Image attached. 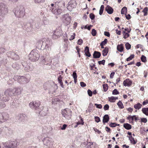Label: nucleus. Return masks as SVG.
<instances>
[{"label": "nucleus", "instance_id": "1", "mask_svg": "<svg viewBox=\"0 0 148 148\" xmlns=\"http://www.w3.org/2000/svg\"><path fill=\"white\" fill-rule=\"evenodd\" d=\"M51 42L49 38H44L42 40H40L38 42V48L42 50L44 49H46L47 52L48 53L51 51Z\"/></svg>", "mask_w": 148, "mask_h": 148}, {"label": "nucleus", "instance_id": "2", "mask_svg": "<svg viewBox=\"0 0 148 148\" xmlns=\"http://www.w3.org/2000/svg\"><path fill=\"white\" fill-rule=\"evenodd\" d=\"M31 79V76L28 74H26L25 76H16L14 77L15 80L17 81L20 84H24L28 82Z\"/></svg>", "mask_w": 148, "mask_h": 148}, {"label": "nucleus", "instance_id": "3", "mask_svg": "<svg viewBox=\"0 0 148 148\" xmlns=\"http://www.w3.org/2000/svg\"><path fill=\"white\" fill-rule=\"evenodd\" d=\"M25 8L22 5L14 8L13 12L15 16L18 18H22L25 15Z\"/></svg>", "mask_w": 148, "mask_h": 148}, {"label": "nucleus", "instance_id": "4", "mask_svg": "<svg viewBox=\"0 0 148 148\" xmlns=\"http://www.w3.org/2000/svg\"><path fill=\"white\" fill-rule=\"evenodd\" d=\"M43 144L48 148H52L53 147V141L52 139L49 137H46L42 140Z\"/></svg>", "mask_w": 148, "mask_h": 148}, {"label": "nucleus", "instance_id": "5", "mask_svg": "<svg viewBox=\"0 0 148 148\" xmlns=\"http://www.w3.org/2000/svg\"><path fill=\"white\" fill-rule=\"evenodd\" d=\"M8 12L7 8L3 3H0V20L2 19L3 16Z\"/></svg>", "mask_w": 148, "mask_h": 148}, {"label": "nucleus", "instance_id": "6", "mask_svg": "<svg viewBox=\"0 0 148 148\" xmlns=\"http://www.w3.org/2000/svg\"><path fill=\"white\" fill-rule=\"evenodd\" d=\"M62 114L68 120L70 119L71 116V111L69 109H64L62 110Z\"/></svg>", "mask_w": 148, "mask_h": 148}, {"label": "nucleus", "instance_id": "7", "mask_svg": "<svg viewBox=\"0 0 148 148\" xmlns=\"http://www.w3.org/2000/svg\"><path fill=\"white\" fill-rule=\"evenodd\" d=\"M71 19V17L69 16L68 14H65L63 15L62 21L66 25H68L70 24Z\"/></svg>", "mask_w": 148, "mask_h": 148}, {"label": "nucleus", "instance_id": "8", "mask_svg": "<svg viewBox=\"0 0 148 148\" xmlns=\"http://www.w3.org/2000/svg\"><path fill=\"white\" fill-rule=\"evenodd\" d=\"M36 50H33L28 55L29 59L32 61L36 62L37 59V52Z\"/></svg>", "mask_w": 148, "mask_h": 148}, {"label": "nucleus", "instance_id": "9", "mask_svg": "<svg viewBox=\"0 0 148 148\" xmlns=\"http://www.w3.org/2000/svg\"><path fill=\"white\" fill-rule=\"evenodd\" d=\"M9 118V115L6 112L0 113V124L8 120Z\"/></svg>", "mask_w": 148, "mask_h": 148}, {"label": "nucleus", "instance_id": "10", "mask_svg": "<svg viewBox=\"0 0 148 148\" xmlns=\"http://www.w3.org/2000/svg\"><path fill=\"white\" fill-rule=\"evenodd\" d=\"M47 110L46 109H43V107L40 105L38 106V111L39 112V114L42 116L46 115L47 114Z\"/></svg>", "mask_w": 148, "mask_h": 148}, {"label": "nucleus", "instance_id": "11", "mask_svg": "<svg viewBox=\"0 0 148 148\" xmlns=\"http://www.w3.org/2000/svg\"><path fill=\"white\" fill-rule=\"evenodd\" d=\"M7 55L8 57L11 58L14 60H16L19 59V56L14 51H9L7 53Z\"/></svg>", "mask_w": 148, "mask_h": 148}, {"label": "nucleus", "instance_id": "12", "mask_svg": "<svg viewBox=\"0 0 148 148\" xmlns=\"http://www.w3.org/2000/svg\"><path fill=\"white\" fill-rule=\"evenodd\" d=\"M9 143H5V144H6V145H5L4 146L5 147H8L11 148L12 147H14L16 146L17 145H19V143L17 142V141H11L10 142H9Z\"/></svg>", "mask_w": 148, "mask_h": 148}, {"label": "nucleus", "instance_id": "13", "mask_svg": "<svg viewBox=\"0 0 148 148\" xmlns=\"http://www.w3.org/2000/svg\"><path fill=\"white\" fill-rule=\"evenodd\" d=\"M22 64L25 70L29 71H31L32 70V68L31 67L32 64H27L26 62H22Z\"/></svg>", "mask_w": 148, "mask_h": 148}, {"label": "nucleus", "instance_id": "14", "mask_svg": "<svg viewBox=\"0 0 148 148\" xmlns=\"http://www.w3.org/2000/svg\"><path fill=\"white\" fill-rule=\"evenodd\" d=\"M4 94L6 96H13L15 95L13 88H9L7 89L5 91Z\"/></svg>", "mask_w": 148, "mask_h": 148}, {"label": "nucleus", "instance_id": "15", "mask_svg": "<svg viewBox=\"0 0 148 148\" xmlns=\"http://www.w3.org/2000/svg\"><path fill=\"white\" fill-rule=\"evenodd\" d=\"M55 9L54 8H51V10L52 13L55 15H58L60 14L62 12V10L61 8L56 7Z\"/></svg>", "mask_w": 148, "mask_h": 148}, {"label": "nucleus", "instance_id": "16", "mask_svg": "<svg viewBox=\"0 0 148 148\" xmlns=\"http://www.w3.org/2000/svg\"><path fill=\"white\" fill-rule=\"evenodd\" d=\"M55 4L56 7L61 8H64L65 6V2L62 0H58L55 2Z\"/></svg>", "mask_w": 148, "mask_h": 148}, {"label": "nucleus", "instance_id": "17", "mask_svg": "<svg viewBox=\"0 0 148 148\" xmlns=\"http://www.w3.org/2000/svg\"><path fill=\"white\" fill-rule=\"evenodd\" d=\"M23 28L27 32H29L32 30L31 24L29 23H27L24 24Z\"/></svg>", "mask_w": 148, "mask_h": 148}, {"label": "nucleus", "instance_id": "18", "mask_svg": "<svg viewBox=\"0 0 148 148\" xmlns=\"http://www.w3.org/2000/svg\"><path fill=\"white\" fill-rule=\"evenodd\" d=\"M26 118V116L25 114H20L16 117L17 119L19 122L24 121Z\"/></svg>", "mask_w": 148, "mask_h": 148}, {"label": "nucleus", "instance_id": "19", "mask_svg": "<svg viewBox=\"0 0 148 148\" xmlns=\"http://www.w3.org/2000/svg\"><path fill=\"white\" fill-rule=\"evenodd\" d=\"M42 61L44 65L49 66L51 64V61L49 58L47 59L43 57L42 58Z\"/></svg>", "mask_w": 148, "mask_h": 148}, {"label": "nucleus", "instance_id": "20", "mask_svg": "<svg viewBox=\"0 0 148 148\" xmlns=\"http://www.w3.org/2000/svg\"><path fill=\"white\" fill-rule=\"evenodd\" d=\"M29 107L33 110H36L37 108V103L36 101H32L29 104Z\"/></svg>", "mask_w": 148, "mask_h": 148}, {"label": "nucleus", "instance_id": "21", "mask_svg": "<svg viewBox=\"0 0 148 148\" xmlns=\"http://www.w3.org/2000/svg\"><path fill=\"white\" fill-rule=\"evenodd\" d=\"M54 34L60 37L62 36L63 34L60 28L57 29L54 31Z\"/></svg>", "mask_w": 148, "mask_h": 148}, {"label": "nucleus", "instance_id": "22", "mask_svg": "<svg viewBox=\"0 0 148 148\" xmlns=\"http://www.w3.org/2000/svg\"><path fill=\"white\" fill-rule=\"evenodd\" d=\"M105 10L107 11V12L109 14H112L114 11L113 9L109 5H107L105 8Z\"/></svg>", "mask_w": 148, "mask_h": 148}, {"label": "nucleus", "instance_id": "23", "mask_svg": "<svg viewBox=\"0 0 148 148\" xmlns=\"http://www.w3.org/2000/svg\"><path fill=\"white\" fill-rule=\"evenodd\" d=\"M8 128L6 127H2L0 128V135L5 134L6 132L8 131Z\"/></svg>", "mask_w": 148, "mask_h": 148}, {"label": "nucleus", "instance_id": "24", "mask_svg": "<svg viewBox=\"0 0 148 148\" xmlns=\"http://www.w3.org/2000/svg\"><path fill=\"white\" fill-rule=\"evenodd\" d=\"M14 91L15 95H19L21 93L22 88L21 87H18L17 88H13Z\"/></svg>", "mask_w": 148, "mask_h": 148}, {"label": "nucleus", "instance_id": "25", "mask_svg": "<svg viewBox=\"0 0 148 148\" xmlns=\"http://www.w3.org/2000/svg\"><path fill=\"white\" fill-rule=\"evenodd\" d=\"M85 55L88 57H90L91 55L89 52V47L88 46H86L84 49Z\"/></svg>", "mask_w": 148, "mask_h": 148}, {"label": "nucleus", "instance_id": "26", "mask_svg": "<svg viewBox=\"0 0 148 148\" xmlns=\"http://www.w3.org/2000/svg\"><path fill=\"white\" fill-rule=\"evenodd\" d=\"M18 106V104L16 102V100L12 101L10 103V107L12 108H17Z\"/></svg>", "mask_w": 148, "mask_h": 148}, {"label": "nucleus", "instance_id": "27", "mask_svg": "<svg viewBox=\"0 0 148 148\" xmlns=\"http://www.w3.org/2000/svg\"><path fill=\"white\" fill-rule=\"evenodd\" d=\"M76 5L71 3V2H69V5L67 7V9L69 11H71L73 8H75Z\"/></svg>", "mask_w": 148, "mask_h": 148}, {"label": "nucleus", "instance_id": "28", "mask_svg": "<svg viewBox=\"0 0 148 148\" xmlns=\"http://www.w3.org/2000/svg\"><path fill=\"white\" fill-rule=\"evenodd\" d=\"M93 58H98L100 57L101 56V53L100 52L95 51L93 53Z\"/></svg>", "mask_w": 148, "mask_h": 148}, {"label": "nucleus", "instance_id": "29", "mask_svg": "<svg viewBox=\"0 0 148 148\" xmlns=\"http://www.w3.org/2000/svg\"><path fill=\"white\" fill-rule=\"evenodd\" d=\"M110 118L108 114H106L103 117V123L104 124L106 123H107L109 120Z\"/></svg>", "mask_w": 148, "mask_h": 148}, {"label": "nucleus", "instance_id": "30", "mask_svg": "<svg viewBox=\"0 0 148 148\" xmlns=\"http://www.w3.org/2000/svg\"><path fill=\"white\" fill-rule=\"evenodd\" d=\"M63 78L61 76V75H60L59 76V77L58 78V83L60 84V85L61 87L62 88H64V86L63 84V82H62V79Z\"/></svg>", "mask_w": 148, "mask_h": 148}, {"label": "nucleus", "instance_id": "31", "mask_svg": "<svg viewBox=\"0 0 148 148\" xmlns=\"http://www.w3.org/2000/svg\"><path fill=\"white\" fill-rule=\"evenodd\" d=\"M124 47L123 44L118 45L117 47V50L120 52H122L123 51Z\"/></svg>", "mask_w": 148, "mask_h": 148}, {"label": "nucleus", "instance_id": "32", "mask_svg": "<svg viewBox=\"0 0 148 148\" xmlns=\"http://www.w3.org/2000/svg\"><path fill=\"white\" fill-rule=\"evenodd\" d=\"M108 48L106 47H105L104 49L102 51V55L103 56H106L108 52Z\"/></svg>", "mask_w": 148, "mask_h": 148}, {"label": "nucleus", "instance_id": "33", "mask_svg": "<svg viewBox=\"0 0 148 148\" xmlns=\"http://www.w3.org/2000/svg\"><path fill=\"white\" fill-rule=\"evenodd\" d=\"M123 127L127 130H130L132 128V126L128 123H124L123 125Z\"/></svg>", "mask_w": 148, "mask_h": 148}, {"label": "nucleus", "instance_id": "34", "mask_svg": "<svg viewBox=\"0 0 148 148\" xmlns=\"http://www.w3.org/2000/svg\"><path fill=\"white\" fill-rule=\"evenodd\" d=\"M0 99L3 101L6 102L9 100L10 98L8 97H3V96H0Z\"/></svg>", "mask_w": 148, "mask_h": 148}, {"label": "nucleus", "instance_id": "35", "mask_svg": "<svg viewBox=\"0 0 148 148\" xmlns=\"http://www.w3.org/2000/svg\"><path fill=\"white\" fill-rule=\"evenodd\" d=\"M129 140H130L131 143L133 144H136L137 142V141H136L134 138L132 136H128Z\"/></svg>", "mask_w": 148, "mask_h": 148}, {"label": "nucleus", "instance_id": "36", "mask_svg": "<svg viewBox=\"0 0 148 148\" xmlns=\"http://www.w3.org/2000/svg\"><path fill=\"white\" fill-rule=\"evenodd\" d=\"M142 111L144 114L146 116H148V107L143 108Z\"/></svg>", "mask_w": 148, "mask_h": 148}, {"label": "nucleus", "instance_id": "37", "mask_svg": "<svg viewBox=\"0 0 148 148\" xmlns=\"http://www.w3.org/2000/svg\"><path fill=\"white\" fill-rule=\"evenodd\" d=\"M142 106V105L140 103H138L137 104H135L134 107L135 109L139 110L141 108Z\"/></svg>", "mask_w": 148, "mask_h": 148}, {"label": "nucleus", "instance_id": "38", "mask_svg": "<svg viewBox=\"0 0 148 148\" xmlns=\"http://www.w3.org/2000/svg\"><path fill=\"white\" fill-rule=\"evenodd\" d=\"M12 66L13 68L16 70H18L20 68L19 65L16 63H13L12 65Z\"/></svg>", "mask_w": 148, "mask_h": 148}, {"label": "nucleus", "instance_id": "39", "mask_svg": "<svg viewBox=\"0 0 148 148\" xmlns=\"http://www.w3.org/2000/svg\"><path fill=\"white\" fill-rule=\"evenodd\" d=\"M93 107V105L92 103H90L89 104L88 106L87 110L86 111H88L89 112H90L92 110Z\"/></svg>", "mask_w": 148, "mask_h": 148}, {"label": "nucleus", "instance_id": "40", "mask_svg": "<svg viewBox=\"0 0 148 148\" xmlns=\"http://www.w3.org/2000/svg\"><path fill=\"white\" fill-rule=\"evenodd\" d=\"M117 105L120 108L122 109L124 107L121 101H119L117 103Z\"/></svg>", "mask_w": 148, "mask_h": 148}, {"label": "nucleus", "instance_id": "41", "mask_svg": "<svg viewBox=\"0 0 148 148\" xmlns=\"http://www.w3.org/2000/svg\"><path fill=\"white\" fill-rule=\"evenodd\" d=\"M127 8L126 7H124L121 10V14H124L127 12Z\"/></svg>", "mask_w": 148, "mask_h": 148}, {"label": "nucleus", "instance_id": "42", "mask_svg": "<svg viewBox=\"0 0 148 148\" xmlns=\"http://www.w3.org/2000/svg\"><path fill=\"white\" fill-rule=\"evenodd\" d=\"M104 7L103 5H102L100 7V9L99 11V14L100 15H101L103 11L104 8Z\"/></svg>", "mask_w": 148, "mask_h": 148}, {"label": "nucleus", "instance_id": "43", "mask_svg": "<svg viewBox=\"0 0 148 148\" xmlns=\"http://www.w3.org/2000/svg\"><path fill=\"white\" fill-rule=\"evenodd\" d=\"M103 91L104 92L106 91L108 89V86L107 84H104L103 85Z\"/></svg>", "mask_w": 148, "mask_h": 148}, {"label": "nucleus", "instance_id": "44", "mask_svg": "<svg viewBox=\"0 0 148 148\" xmlns=\"http://www.w3.org/2000/svg\"><path fill=\"white\" fill-rule=\"evenodd\" d=\"M60 101V99L58 98L54 99L52 100V104H56L58 102Z\"/></svg>", "mask_w": 148, "mask_h": 148}, {"label": "nucleus", "instance_id": "45", "mask_svg": "<svg viewBox=\"0 0 148 148\" xmlns=\"http://www.w3.org/2000/svg\"><path fill=\"white\" fill-rule=\"evenodd\" d=\"M142 61L145 62L147 61L146 57L144 55H142L140 58Z\"/></svg>", "mask_w": 148, "mask_h": 148}, {"label": "nucleus", "instance_id": "46", "mask_svg": "<svg viewBox=\"0 0 148 148\" xmlns=\"http://www.w3.org/2000/svg\"><path fill=\"white\" fill-rule=\"evenodd\" d=\"M134 54L131 55L129 57L127 58L126 59V61H129L130 60H132L134 57Z\"/></svg>", "mask_w": 148, "mask_h": 148}, {"label": "nucleus", "instance_id": "47", "mask_svg": "<svg viewBox=\"0 0 148 148\" xmlns=\"http://www.w3.org/2000/svg\"><path fill=\"white\" fill-rule=\"evenodd\" d=\"M125 46L127 50H129L131 48V45L128 42L126 43L125 44Z\"/></svg>", "mask_w": 148, "mask_h": 148}, {"label": "nucleus", "instance_id": "48", "mask_svg": "<svg viewBox=\"0 0 148 148\" xmlns=\"http://www.w3.org/2000/svg\"><path fill=\"white\" fill-rule=\"evenodd\" d=\"M97 34L96 31L94 29H92V30L91 34L93 36H95Z\"/></svg>", "mask_w": 148, "mask_h": 148}, {"label": "nucleus", "instance_id": "49", "mask_svg": "<svg viewBox=\"0 0 148 148\" xmlns=\"http://www.w3.org/2000/svg\"><path fill=\"white\" fill-rule=\"evenodd\" d=\"M109 101L111 102H115L114 97L112 96L110 97H109Z\"/></svg>", "mask_w": 148, "mask_h": 148}, {"label": "nucleus", "instance_id": "50", "mask_svg": "<svg viewBox=\"0 0 148 148\" xmlns=\"http://www.w3.org/2000/svg\"><path fill=\"white\" fill-rule=\"evenodd\" d=\"M112 94L114 95H116L119 94V92L116 89H115L112 91Z\"/></svg>", "mask_w": 148, "mask_h": 148}, {"label": "nucleus", "instance_id": "51", "mask_svg": "<svg viewBox=\"0 0 148 148\" xmlns=\"http://www.w3.org/2000/svg\"><path fill=\"white\" fill-rule=\"evenodd\" d=\"M5 106V103L0 102V109L4 108Z\"/></svg>", "mask_w": 148, "mask_h": 148}, {"label": "nucleus", "instance_id": "52", "mask_svg": "<svg viewBox=\"0 0 148 148\" xmlns=\"http://www.w3.org/2000/svg\"><path fill=\"white\" fill-rule=\"evenodd\" d=\"M95 121L97 123H98L100 121V119L99 117L97 116H96L94 117Z\"/></svg>", "mask_w": 148, "mask_h": 148}, {"label": "nucleus", "instance_id": "53", "mask_svg": "<svg viewBox=\"0 0 148 148\" xmlns=\"http://www.w3.org/2000/svg\"><path fill=\"white\" fill-rule=\"evenodd\" d=\"M107 39L106 38L104 40L102 41L100 43V45H104L107 43Z\"/></svg>", "mask_w": 148, "mask_h": 148}, {"label": "nucleus", "instance_id": "54", "mask_svg": "<svg viewBox=\"0 0 148 148\" xmlns=\"http://www.w3.org/2000/svg\"><path fill=\"white\" fill-rule=\"evenodd\" d=\"M90 18L92 20H93L95 18V15L92 13H90L89 15Z\"/></svg>", "mask_w": 148, "mask_h": 148}, {"label": "nucleus", "instance_id": "55", "mask_svg": "<svg viewBox=\"0 0 148 148\" xmlns=\"http://www.w3.org/2000/svg\"><path fill=\"white\" fill-rule=\"evenodd\" d=\"M116 123H111L109 125L110 127H116Z\"/></svg>", "mask_w": 148, "mask_h": 148}, {"label": "nucleus", "instance_id": "56", "mask_svg": "<svg viewBox=\"0 0 148 148\" xmlns=\"http://www.w3.org/2000/svg\"><path fill=\"white\" fill-rule=\"evenodd\" d=\"M105 62V60H103L101 61H99L98 62V64L99 65L103 64L104 65Z\"/></svg>", "mask_w": 148, "mask_h": 148}, {"label": "nucleus", "instance_id": "57", "mask_svg": "<svg viewBox=\"0 0 148 148\" xmlns=\"http://www.w3.org/2000/svg\"><path fill=\"white\" fill-rule=\"evenodd\" d=\"M129 80V79H127L125 80L123 82V85L125 86H127V81Z\"/></svg>", "mask_w": 148, "mask_h": 148}, {"label": "nucleus", "instance_id": "58", "mask_svg": "<svg viewBox=\"0 0 148 148\" xmlns=\"http://www.w3.org/2000/svg\"><path fill=\"white\" fill-rule=\"evenodd\" d=\"M95 106H96V108H98L101 109L102 107V105L100 104H97V103H95Z\"/></svg>", "mask_w": 148, "mask_h": 148}, {"label": "nucleus", "instance_id": "59", "mask_svg": "<svg viewBox=\"0 0 148 148\" xmlns=\"http://www.w3.org/2000/svg\"><path fill=\"white\" fill-rule=\"evenodd\" d=\"M88 94V95L91 97L92 95V92L90 89H88L87 91Z\"/></svg>", "mask_w": 148, "mask_h": 148}, {"label": "nucleus", "instance_id": "60", "mask_svg": "<svg viewBox=\"0 0 148 148\" xmlns=\"http://www.w3.org/2000/svg\"><path fill=\"white\" fill-rule=\"evenodd\" d=\"M72 76L74 79L77 78V75L75 72L74 71L73 72L72 74Z\"/></svg>", "mask_w": 148, "mask_h": 148}, {"label": "nucleus", "instance_id": "61", "mask_svg": "<svg viewBox=\"0 0 148 148\" xmlns=\"http://www.w3.org/2000/svg\"><path fill=\"white\" fill-rule=\"evenodd\" d=\"M80 121V122H78L77 123V125L81 124L83 125L84 124V122L83 121V120L82 118H81Z\"/></svg>", "mask_w": 148, "mask_h": 148}, {"label": "nucleus", "instance_id": "62", "mask_svg": "<svg viewBox=\"0 0 148 148\" xmlns=\"http://www.w3.org/2000/svg\"><path fill=\"white\" fill-rule=\"evenodd\" d=\"M103 108L105 110H108L109 108V106L108 104H106L104 106Z\"/></svg>", "mask_w": 148, "mask_h": 148}, {"label": "nucleus", "instance_id": "63", "mask_svg": "<svg viewBox=\"0 0 148 148\" xmlns=\"http://www.w3.org/2000/svg\"><path fill=\"white\" fill-rule=\"evenodd\" d=\"M141 122L146 123L147 122V119L145 118H141Z\"/></svg>", "mask_w": 148, "mask_h": 148}, {"label": "nucleus", "instance_id": "64", "mask_svg": "<svg viewBox=\"0 0 148 148\" xmlns=\"http://www.w3.org/2000/svg\"><path fill=\"white\" fill-rule=\"evenodd\" d=\"M129 33H125L124 35L123 38L125 39H126L129 36V34H128Z\"/></svg>", "mask_w": 148, "mask_h": 148}]
</instances>
